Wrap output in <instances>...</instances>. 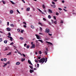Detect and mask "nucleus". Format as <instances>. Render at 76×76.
<instances>
[{
    "label": "nucleus",
    "instance_id": "nucleus-4",
    "mask_svg": "<svg viewBox=\"0 0 76 76\" xmlns=\"http://www.w3.org/2000/svg\"><path fill=\"white\" fill-rule=\"evenodd\" d=\"M35 44H33L31 47V48H35Z\"/></svg>",
    "mask_w": 76,
    "mask_h": 76
},
{
    "label": "nucleus",
    "instance_id": "nucleus-18",
    "mask_svg": "<svg viewBox=\"0 0 76 76\" xmlns=\"http://www.w3.org/2000/svg\"><path fill=\"white\" fill-rule=\"evenodd\" d=\"M29 67H30L31 69H33V66H29Z\"/></svg>",
    "mask_w": 76,
    "mask_h": 76
},
{
    "label": "nucleus",
    "instance_id": "nucleus-56",
    "mask_svg": "<svg viewBox=\"0 0 76 76\" xmlns=\"http://www.w3.org/2000/svg\"><path fill=\"white\" fill-rule=\"evenodd\" d=\"M61 23H63V21H61Z\"/></svg>",
    "mask_w": 76,
    "mask_h": 76
},
{
    "label": "nucleus",
    "instance_id": "nucleus-58",
    "mask_svg": "<svg viewBox=\"0 0 76 76\" xmlns=\"http://www.w3.org/2000/svg\"><path fill=\"white\" fill-rule=\"evenodd\" d=\"M62 2L63 3H64V1H62Z\"/></svg>",
    "mask_w": 76,
    "mask_h": 76
},
{
    "label": "nucleus",
    "instance_id": "nucleus-64",
    "mask_svg": "<svg viewBox=\"0 0 76 76\" xmlns=\"http://www.w3.org/2000/svg\"><path fill=\"white\" fill-rule=\"evenodd\" d=\"M7 64H9V63H10V62L9 61L7 62Z\"/></svg>",
    "mask_w": 76,
    "mask_h": 76
},
{
    "label": "nucleus",
    "instance_id": "nucleus-13",
    "mask_svg": "<svg viewBox=\"0 0 76 76\" xmlns=\"http://www.w3.org/2000/svg\"><path fill=\"white\" fill-rule=\"evenodd\" d=\"M10 13H11V14H12L13 13V11L12 10H10Z\"/></svg>",
    "mask_w": 76,
    "mask_h": 76
},
{
    "label": "nucleus",
    "instance_id": "nucleus-25",
    "mask_svg": "<svg viewBox=\"0 0 76 76\" xmlns=\"http://www.w3.org/2000/svg\"><path fill=\"white\" fill-rule=\"evenodd\" d=\"M4 61H7V58H4Z\"/></svg>",
    "mask_w": 76,
    "mask_h": 76
},
{
    "label": "nucleus",
    "instance_id": "nucleus-11",
    "mask_svg": "<svg viewBox=\"0 0 76 76\" xmlns=\"http://www.w3.org/2000/svg\"><path fill=\"white\" fill-rule=\"evenodd\" d=\"M48 10H49V12L50 13H53V12H52V10H51L50 9H49Z\"/></svg>",
    "mask_w": 76,
    "mask_h": 76
},
{
    "label": "nucleus",
    "instance_id": "nucleus-44",
    "mask_svg": "<svg viewBox=\"0 0 76 76\" xmlns=\"http://www.w3.org/2000/svg\"><path fill=\"white\" fill-rule=\"evenodd\" d=\"M29 48V45H27V48Z\"/></svg>",
    "mask_w": 76,
    "mask_h": 76
},
{
    "label": "nucleus",
    "instance_id": "nucleus-52",
    "mask_svg": "<svg viewBox=\"0 0 76 76\" xmlns=\"http://www.w3.org/2000/svg\"><path fill=\"white\" fill-rule=\"evenodd\" d=\"M34 61H35V62H36V63H37L38 62V61H37L36 59H35Z\"/></svg>",
    "mask_w": 76,
    "mask_h": 76
},
{
    "label": "nucleus",
    "instance_id": "nucleus-7",
    "mask_svg": "<svg viewBox=\"0 0 76 76\" xmlns=\"http://www.w3.org/2000/svg\"><path fill=\"white\" fill-rule=\"evenodd\" d=\"M7 31H10V30H11V29L9 27L7 28Z\"/></svg>",
    "mask_w": 76,
    "mask_h": 76
},
{
    "label": "nucleus",
    "instance_id": "nucleus-54",
    "mask_svg": "<svg viewBox=\"0 0 76 76\" xmlns=\"http://www.w3.org/2000/svg\"><path fill=\"white\" fill-rule=\"evenodd\" d=\"M35 42L36 43H38V40H36Z\"/></svg>",
    "mask_w": 76,
    "mask_h": 76
},
{
    "label": "nucleus",
    "instance_id": "nucleus-16",
    "mask_svg": "<svg viewBox=\"0 0 76 76\" xmlns=\"http://www.w3.org/2000/svg\"><path fill=\"white\" fill-rule=\"evenodd\" d=\"M26 10L27 11H29V10H30V8L29 7L27 8L26 9Z\"/></svg>",
    "mask_w": 76,
    "mask_h": 76
},
{
    "label": "nucleus",
    "instance_id": "nucleus-48",
    "mask_svg": "<svg viewBox=\"0 0 76 76\" xmlns=\"http://www.w3.org/2000/svg\"><path fill=\"white\" fill-rule=\"evenodd\" d=\"M48 34L50 36H52V35L50 33H48Z\"/></svg>",
    "mask_w": 76,
    "mask_h": 76
},
{
    "label": "nucleus",
    "instance_id": "nucleus-63",
    "mask_svg": "<svg viewBox=\"0 0 76 76\" xmlns=\"http://www.w3.org/2000/svg\"><path fill=\"white\" fill-rule=\"evenodd\" d=\"M35 54L37 55V54H38V53L37 52H35Z\"/></svg>",
    "mask_w": 76,
    "mask_h": 76
},
{
    "label": "nucleus",
    "instance_id": "nucleus-61",
    "mask_svg": "<svg viewBox=\"0 0 76 76\" xmlns=\"http://www.w3.org/2000/svg\"><path fill=\"white\" fill-rule=\"evenodd\" d=\"M51 20L52 23H54V21H53V20Z\"/></svg>",
    "mask_w": 76,
    "mask_h": 76
},
{
    "label": "nucleus",
    "instance_id": "nucleus-5",
    "mask_svg": "<svg viewBox=\"0 0 76 76\" xmlns=\"http://www.w3.org/2000/svg\"><path fill=\"white\" fill-rule=\"evenodd\" d=\"M28 63L29 64H31V65H32H32H33V64H32V63H31V61H30V60H28Z\"/></svg>",
    "mask_w": 76,
    "mask_h": 76
},
{
    "label": "nucleus",
    "instance_id": "nucleus-50",
    "mask_svg": "<svg viewBox=\"0 0 76 76\" xmlns=\"http://www.w3.org/2000/svg\"><path fill=\"white\" fill-rule=\"evenodd\" d=\"M22 1H23V2L24 3H25V1H24V0H21Z\"/></svg>",
    "mask_w": 76,
    "mask_h": 76
},
{
    "label": "nucleus",
    "instance_id": "nucleus-15",
    "mask_svg": "<svg viewBox=\"0 0 76 76\" xmlns=\"http://www.w3.org/2000/svg\"><path fill=\"white\" fill-rule=\"evenodd\" d=\"M42 7L43 9H45V5L44 4L42 5Z\"/></svg>",
    "mask_w": 76,
    "mask_h": 76
},
{
    "label": "nucleus",
    "instance_id": "nucleus-59",
    "mask_svg": "<svg viewBox=\"0 0 76 76\" xmlns=\"http://www.w3.org/2000/svg\"><path fill=\"white\" fill-rule=\"evenodd\" d=\"M27 44H26V43H25L24 44V47H25V46H26V45Z\"/></svg>",
    "mask_w": 76,
    "mask_h": 76
},
{
    "label": "nucleus",
    "instance_id": "nucleus-47",
    "mask_svg": "<svg viewBox=\"0 0 76 76\" xmlns=\"http://www.w3.org/2000/svg\"><path fill=\"white\" fill-rule=\"evenodd\" d=\"M52 4H55V2H52Z\"/></svg>",
    "mask_w": 76,
    "mask_h": 76
},
{
    "label": "nucleus",
    "instance_id": "nucleus-32",
    "mask_svg": "<svg viewBox=\"0 0 76 76\" xmlns=\"http://www.w3.org/2000/svg\"><path fill=\"white\" fill-rule=\"evenodd\" d=\"M39 25H41V26H42V24L41 23H39Z\"/></svg>",
    "mask_w": 76,
    "mask_h": 76
},
{
    "label": "nucleus",
    "instance_id": "nucleus-27",
    "mask_svg": "<svg viewBox=\"0 0 76 76\" xmlns=\"http://www.w3.org/2000/svg\"><path fill=\"white\" fill-rule=\"evenodd\" d=\"M20 39L21 40H23V38L22 37H20Z\"/></svg>",
    "mask_w": 76,
    "mask_h": 76
},
{
    "label": "nucleus",
    "instance_id": "nucleus-3",
    "mask_svg": "<svg viewBox=\"0 0 76 76\" xmlns=\"http://www.w3.org/2000/svg\"><path fill=\"white\" fill-rule=\"evenodd\" d=\"M46 32H47V33H48L50 32V29H49L47 28L45 29Z\"/></svg>",
    "mask_w": 76,
    "mask_h": 76
},
{
    "label": "nucleus",
    "instance_id": "nucleus-23",
    "mask_svg": "<svg viewBox=\"0 0 76 76\" xmlns=\"http://www.w3.org/2000/svg\"><path fill=\"white\" fill-rule=\"evenodd\" d=\"M51 18V16H50V15H48V18L49 19H50Z\"/></svg>",
    "mask_w": 76,
    "mask_h": 76
},
{
    "label": "nucleus",
    "instance_id": "nucleus-6",
    "mask_svg": "<svg viewBox=\"0 0 76 76\" xmlns=\"http://www.w3.org/2000/svg\"><path fill=\"white\" fill-rule=\"evenodd\" d=\"M47 44H50V45H53V43H51L50 42L47 41Z\"/></svg>",
    "mask_w": 76,
    "mask_h": 76
},
{
    "label": "nucleus",
    "instance_id": "nucleus-53",
    "mask_svg": "<svg viewBox=\"0 0 76 76\" xmlns=\"http://www.w3.org/2000/svg\"><path fill=\"white\" fill-rule=\"evenodd\" d=\"M37 67H39V64H37Z\"/></svg>",
    "mask_w": 76,
    "mask_h": 76
},
{
    "label": "nucleus",
    "instance_id": "nucleus-20",
    "mask_svg": "<svg viewBox=\"0 0 76 76\" xmlns=\"http://www.w3.org/2000/svg\"><path fill=\"white\" fill-rule=\"evenodd\" d=\"M4 42L5 44H7V40H4Z\"/></svg>",
    "mask_w": 76,
    "mask_h": 76
},
{
    "label": "nucleus",
    "instance_id": "nucleus-55",
    "mask_svg": "<svg viewBox=\"0 0 76 76\" xmlns=\"http://www.w3.org/2000/svg\"><path fill=\"white\" fill-rule=\"evenodd\" d=\"M23 27H24V28H26V25H24L23 26Z\"/></svg>",
    "mask_w": 76,
    "mask_h": 76
},
{
    "label": "nucleus",
    "instance_id": "nucleus-1",
    "mask_svg": "<svg viewBox=\"0 0 76 76\" xmlns=\"http://www.w3.org/2000/svg\"><path fill=\"white\" fill-rule=\"evenodd\" d=\"M45 58H42L39 60V63H44V62H45Z\"/></svg>",
    "mask_w": 76,
    "mask_h": 76
},
{
    "label": "nucleus",
    "instance_id": "nucleus-45",
    "mask_svg": "<svg viewBox=\"0 0 76 76\" xmlns=\"http://www.w3.org/2000/svg\"><path fill=\"white\" fill-rule=\"evenodd\" d=\"M17 31H18V32H20V29H18L17 30Z\"/></svg>",
    "mask_w": 76,
    "mask_h": 76
},
{
    "label": "nucleus",
    "instance_id": "nucleus-42",
    "mask_svg": "<svg viewBox=\"0 0 76 76\" xmlns=\"http://www.w3.org/2000/svg\"><path fill=\"white\" fill-rule=\"evenodd\" d=\"M43 20H44L45 21H46V19H45V18H43Z\"/></svg>",
    "mask_w": 76,
    "mask_h": 76
},
{
    "label": "nucleus",
    "instance_id": "nucleus-34",
    "mask_svg": "<svg viewBox=\"0 0 76 76\" xmlns=\"http://www.w3.org/2000/svg\"><path fill=\"white\" fill-rule=\"evenodd\" d=\"M2 3H3V4H5V2H4V1H2Z\"/></svg>",
    "mask_w": 76,
    "mask_h": 76
},
{
    "label": "nucleus",
    "instance_id": "nucleus-26",
    "mask_svg": "<svg viewBox=\"0 0 76 76\" xmlns=\"http://www.w3.org/2000/svg\"><path fill=\"white\" fill-rule=\"evenodd\" d=\"M10 26H12V27H14V25L13 24H11L10 25Z\"/></svg>",
    "mask_w": 76,
    "mask_h": 76
},
{
    "label": "nucleus",
    "instance_id": "nucleus-9",
    "mask_svg": "<svg viewBox=\"0 0 76 76\" xmlns=\"http://www.w3.org/2000/svg\"><path fill=\"white\" fill-rule=\"evenodd\" d=\"M20 64V63L19 62H17L16 63V65H19Z\"/></svg>",
    "mask_w": 76,
    "mask_h": 76
},
{
    "label": "nucleus",
    "instance_id": "nucleus-14",
    "mask_svg": "<svg viewBox=\"0 0 76 76\" xmlns=\"http://www.w3.org/2000/svg\"><path fill=\"white\" fill-rule=\"evenodd\" d=\"M38 41H39L40 42H41V43H43V41H42V40H40V39H39L38 40Z\"/></svg>",
    "mask_w": 76,
    "mask_h": 76
},
{
    "label": "nucleus",
    "instance_id": "nucleus-33",
    "mask_svg": "<svg viewBox=\"0 0 76 76\" xmlns=\"http://www.w3.org/2000/svg\"><path fill=\"white\" fill-rule=\"evenodd\" d=\"M8 50V48H6L5 50H4V51H6V50Z\"/></svg>",
    "mask_w": 76,
    "mask_h": 76
},
{
    "label": "nucleus",
    "instance_id": "nucleus-28",
    "mask_svg": "<svg viewBox=\"0 0 76 76\" xmlns=\"http://www.w3.org/2000/svg\"><path fill=\"white\" fill-rule=\"evenodd\" d=\"M39 53L40 54H41L42 53V52H41V51H40L39 52Z\"/></svg>",
    "mask_w": 76,
    "mask_h": 76
},
{
    "label": "nucleus",
    "instance_id": "nucleus-49",
    "mask_svg": "<svg viewBox=\"0 0 76 76\" xmlns=\"http://www.w3.org/2000/svg\"><path fill=\"white\" fill-rule=\"evenodd\" d=\"M63 9L65 11V12H67V10H66L65 9Z\"/></svg>",
    "mask_w": 76,
    "mask_h": 76
},
{
    "label": "nucleus",
    "instance_id": "nucleus-41",
    "mask_svg": "<svg viewBox=\"0 0 76 76\" xmlns=\"http://www.w3.org/2000/svg\"><path fill=\"white\" fill-rule=\"evenodd\" d=\"M2 38H0V42H1L2 41Z\"/></svg>",
    "mask_w": 76,
    "mask_h": 76
},
{
    "label": "nucleus",
    "instance_id": "nucleus-29",
    "mask_svg": "<svg viewBox=\"0 0 76 76\" xmlns=\"http://www.w3.org/2000/svg\"><path fill=\"white\" fill-rule=\"evenodd\" d=\"M23 23V24H24V25H26V22H24Z\"/></svg>",
    "mask_w": 76,
    "mask_h": 76
},
{
    "label": "nucleus",
    "instance_id": "nucleus-36",
    "mask_svg": "<svg viewBox=\"0 0 76 76\" xmlns=\"http://www.w3.org/2000/svg\"><path fill=\"white\" fill-rule=\"evenodd\" d=\"M58 10H62V9L60 8H58Z\"/></svg>",
    "mask_w": 76,
    "mask_h": 76
},
{
    "label": "nucleus",
    "instance_id": "nucleus-24",
    "mask_svg": "<svg viewBox=\"0 0 76 76\" xmlns=\"http://www.w3.org/2000/svg\"><path fill=\"white\" fill-rule=\"evenodd\" d=\"M39 30L40 31H42V28L41 27H40Z\"/></svg>",
    "mask_w": 76,
    "mask_h": 76
},
{
    "label": "nucleus",
    "instance_id": "nucleus-46",
    "mask_svg": "<svg viewBox=\"0 0 76 76\" xmlns=\"http://www.w3.org/2000/svg\"><path fill=\"white\" fill-rule=\"evenodd\" d=\"M56 15H58L59 13H58V12H56Z\"/></svg>",
    "mask_w": 76,
    "mask_h": 76
},
{
    "label": "nucleus",
    "instance_id": "nucleus-43",
    "mask_svg": "<svg viewBox=\"0 0 76 76\" xmlns=\"http://www.w3.org/2000/svg\"><path fill=\"white\" fill-rule=\"evenodd\" d=\"M7 25L8 26H9V22H7Z\"/></svg>",
    "mask_w": 76,
    "mask_h": 76
},
{
    "label": "nucleus",
    "instance_id": "nucleus-31",
    "mask_svg": "<svg viewBox=\"0 0 76 76\" xmlns=\"http://www.w3.org/2000/svg\"><path fill=\"white\" fill-rule=\"evenodd\" d=\"M44 53H45V54H46V55H48L47 52L46 51H45Z\"/></svg>",
    "mask_w": 76,
    "mask_h": 76
},
{
    "label": "nucleus",
    "instance_id": "nucleus-21",
    "mask_svg": "<svg viewBox=\"0 0 76 76\" xmlns=\"http://www.w3.org/2000/svg\"><path fill=\"white\" fill-rule=\"evenodd\" d=\"M10 41H13V38L11 37L10 38Z\"/></svg>",
    "mask_w": 76,
    "mask_h": 76
},
{
    "label": "nucleus",
    "instance_id": "nucleus-8",
    "mask_svg": "<svg viewBox=\"0 0 76 76\" xmlns=\"http://www.w3.org/2000/svg\"><path fill=\"white\" fill-rule=\"evenodd\" d=\"M34 72V70L30 69V73H32Z\"/></svg>",
    "mask_w": 76,
    "mask_h": 76
},
{
    "label": "nucleus",
    "instance_id": "nucleus-40",
    "mask_svg": "<svg viewBox=\"0 0 76 76\" xmlns=\"http://www.w3.org/2000/svg\"><path fill=\"white\" fill-rule=\"evenodd\" d=\"M53 18L55 20H56V18L55 16H53Z\"/></svg>",
    "mask_w": 76,
    "mask_h": 76
},
{
    "label": "nucleus",
    "instance_id": "nucleus-51",
    "mask_svg": "<svg viewBox=\"0 0 76 76\" xmlns=\"http://www.w3.org/2000/svg\"><path fill=\"white\" fill-rule=\"evenodd\" d=\"M23 56H24V57H26V55H25V54H23Z\"/></svg>",
    "mask_w": 76,
    "mask_h": 76
},
{
    "label": "nucleus",
    "instance_id": "nucleus-19",
    "mask_svg": "<svg viewBox=\"0 0 76 76\" xmlns=\"http://www.w3.org/2000/svg\"><path fill=\"white\" fill-rule=\"evenodd\" d=\"M31 27L32 28V29H35V27H34L33 25H31Z\"/></svg>",
    "mask_w": 76,
    "mask_h": 76
},
{
    "label": "nucleus",
    "instance_id": "nucleus-57",
    "mask_svg": "<svg viewBox=\"0 0 76 76\" xmlns=\"http://www.w3.org/2000/svg\"><path fill=\"white\" fill-rule=\"evenodd\" d=\"M41 57H38V59H41Z\"/></svg>",
    "mask_w": 76,
    "mask_h": 76
},
{
    "label": "nucleus",
    "instance_id": "nucleus-60",
    "mask_svg": "<svg viewBox=\"0 0 76 76\" xmlns=\"http://www.w3.org/2000/svg\"><path fill=\"white\" fill-rule=\"evenodd\" d=\"M11 37H10V36H7V37L9 38H10Z\"/></svg>",
    "mask_w": 76,
    "mask_h": 76
},
{
    "label": "nucleus",
    "instance_id": "nucleus-35",
    "mask_svg": "<svg viewBox=\"0 0 76 76\" xmlns=\"http://www.w3.org/2000/svg\"><path fill=\"white\" fill-rule=\"evenodd\" d=\"M54 23L55 24H57V21L56 20V21H54Z\"/></svg>",
    "mask_w": 76,
    "mask_h": 76
},
{
    "label": "nucleus",
    "instance_id": "nucleus-10",
    "mask_svg": "<svg viewBox=\"0 0 76 76\" xmlns=\"http://www.w3.org/2000/svg\"><path fill=\"white\" fill-rule=\"evenodd\" d=\"M3 63L4 64V66H3V67H5L6 66H7V63Z\"/></svg>",
    "mask_w": 76,
    "mask_h": 76
},
{
    "label": "nucleus",
    "instance_id": "nucleus-12",
    "mask_svg": "<svg viewBox=\"0 0 76 76\" xmlns=\"http://www.w3.org/2000/svg\"><path fill=\"white\" fill-rule=\"evenodd\" d=\"M51 6L52 7H53V8H55V7H56V5H51Z\"/></svg>",
    "mask_w": 76,
    "mask_h": 76
},
{
    "label": "nucleus",
    "instance_id": "nucleus-17",
    "mask_svg": "<svg viewBox=\"0 0 76 76\" xmlns=\"http://www.w3.org/2000/svg\"><path fill=\"white\" fill-rule=\"evenodd\" d=\"M25 60V58H23L21 59V61H24Z\"/></svg>",
    "mask_w": 76,
    "mask_h": 76
},
{
    "label": "nucleus",
    "instance_id": "nucleus-39",
    "mask_svg": "<svg viewBox=\"0 0 76 76\" xmlns=\"http://www.w3.org/2000/svg\"><path fill=\"white\" fill-rule=\"evenodd\" d=\"M14 44V43H13V42H12L10 44V45H13Z\"/></svg>",
    "mask_w": 76,
    "mask_h": 76
},
{
    "label": "nucleus",
    "instance_id": "nucleus-38",
    "mask_svg": "<svg viewBox=\"0 0 76 76\" xmlns=\"http://www.w3.org/2000/svg\"><path fill=\"white\" fill-rule=\"evenodd\" d=\"M23 30H22L20 31V32L21 33H23Z\"/></svg>",
    "mask_w": 76,
    "mask_h": 76
},
{
    "label": "nucleus",
    "instance_id": "nucleus-2",
    "mask_svg": "<svg viewBox=\"0 0 76 76\" xmlns=\"http://www.w3.org/2000/svg\"><path fill=\"white\" fill-rule=\"evenodd\" d=\"M35 36H36L37 39H41V37H39V36H38L37 34H35Z\"/></svg>",
    "mask_w": 76,
    "mask_h": 76
},
{
    "label": "nucleus",
    "instance_id": "nucleus-30",
    "mask_svg": "<svg viewBox=\"0 0 76 76\" xmlns=\"http://www.w3.org/2000/svg\"><path fill=\"white\" fill-rule=\"evenodd\" d=\"M11 53H12L11 52L7 54V56H9V55H10V54H11Z\"/></svg>",
    "mask_w": 76,
    "mask_h": 76
},
{
    "label": "nucleus",
    "instance_id": "nucleus-22",
    "mask_svg": "<svg viewBox=\"0 0 76 76\" xmlns=\"http://www.w3.org/2000/svg\"><path fill=\"white\" fill-rule=\"evenodd\" d=\"M10 2L11 3H12V4H15V3H14L13 1H10Z\"/></svg>",
    "mask_w": 76,
    "mask_h": 76
},
{
    "label": "nucleus",
    "instance_id": "nucleus-62",
    "mask_svg": "<svg viewBox=\"0 0 76 76\" xmlns=\"http://www.w3.org/2000/svg\"><path fill=\"white\" fill-rule=\"evenodd\" d=\"M53 1H57V0H53Z\"/></svg>",
    "mask_w": 76,
    "mask_h": 76
},
{
    "label": "nucleus",
    "instance_id": "nucleus-37",
    "mask_svg": "<svg viewBox=\"0 0 76 76\" xmlns=\"http://www.w3.org/2000/svg\"><path fill=\"white\" fill-rule=\"evenodd\" d=\"M8 35L9 36H11V34H10V33H8Z\"/></svg>",
    "mask_w": 76,
    "mask_h": 76
}]
</instances>
